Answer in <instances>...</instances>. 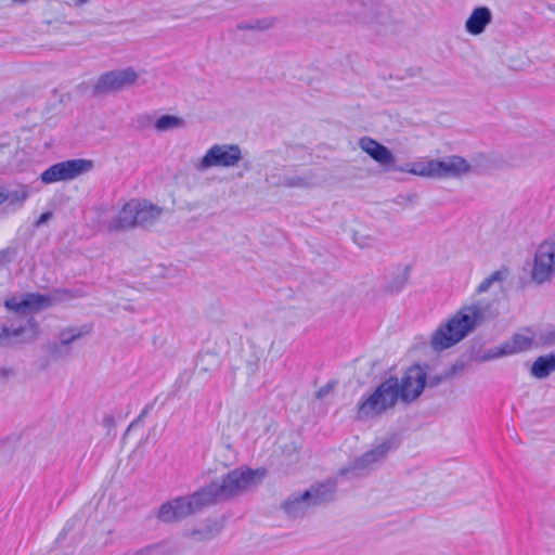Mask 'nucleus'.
I'll use <instances>...</instances> for the list:
<instances>
[{
  "label": "nucleus",
  "instance_id": "12",
  "mask_svg": "<svg viewBox=\"0 0 555 555\" xmlns=\"http://www.w3.org/2000/svg\"><path fill=\"white\" fill-rule=\"evenodd\" d=\"M469 163L459 155L434 159V178H459L470 171Z\"/></svg>",
  "mask_w": 555,
  "mask_h": 555
},
{
  "label": "nucleus",
  "instance_id": "32",
  "mask_svg": "<svg viewBox=\"0 0 555 555\" xmlns=\"http://www.w3.org/2000/svg\"><path fill=\"white\" fill-rule=\"evenodd\" d=\"M456 370H457V366L456 365H452L443 374H437V375H433V376L427 377L426 386H428L430 388H435V387L439 386L441 383H443V382L448 380L449 378H451L455 374Z\"/></svg>",
  "mask_w": 555,
  "mask_h": 555
},
{
  "label": "nucleus",
  "instance_id": "18",
  "mask_svg": "<svg viewBox=\"0 0 555 555\" xmlns=\"http://www.w3.org/2000/svg\"><path fill=\"white\" fill-rule=\"evenodd\" d=\"M224 528L221 519H207L203 527L193 529L190 537L195 541H210L215 539Z\"/></svg>",
  "mask_w": 555,
  "mask_h": 555
},
{
  "label": "nucleus",
  "instance_id": "25",
  "mask_svg": "<svg viewBox=\"0 0 555 555\" xmlns=\"http://www.w3.org/2000/svg\"><path fill=\"white\" fill-rule=\"evenodd\" d=\"M275 23L273 17L255 18L248 22H243L237 25L240 30H258L263 31L271 28Z\"/></svg>",
  "mask_w": 555,
  "mask_h": 555
},
{
  "label": "nucleus",
  "instance_id": "40",
  "mask_svg": "<svg viewBox=\"0 0 555 555\" xmlns=\"http://www.w3.org/2000/svg\"><path fill=\"white\" fill-rule=\"evenodd\" d=\"M52 218V212L51 211H44L40 215V217L37 219V221L35 222V225L37 228L41 227L42 224H44L46 222H48L50 219Z\"/></svg>",
  "mask_w": 555,
  "mask_h": 555
},
{
  "label": "nucleus",
  "instance_id": "47",
  "mask_svg": "<svg viewBox=\"0 0 555 555\" xmlns=\"http://www.w3.org/2000/svg\"><path fill=\"white\" fill-rule=\"evenodd\" d=\"M12 1L15 2V3L23 4V3H26L28 0H12Z\"/></svg>",
  "mask_w": 555,
  "mask_h": 555
},
{
  "label": "nucleus",
  "instance_id": "5",
  "mask_svg": "<svg viewBox=\"0 0 555 555\" xmlns=\"http://www.w3.org/2000/svg\"><path fill=\"white\" fill-rule=\"evenodd\" d=\"M391 385L400 401L412 403L423 393L427 384V371L420 364L409 366L400 378L390 376Z\"/></svg>",
  "mask_w": 555,
  "mask_h": 555
},
{
  "label": "nucleus",
  "instance_id": "35",
  "mask_svg": "<svg viewBox=\"0 0 555 555\" xmlns=\"http://www.w3.org/2000/svg\"><path fill=\"white\" fill-rule=\"evenodd\" d=\"M538 343L543 347L555 346V326L548 330L541 331L538 335Z\"/></svg>",
  "mask_w": 555,
  "mask_h": 555
},
{
  "label": "nucleus",
  "instance_id": "19",
  "mask_svg": "<svg viewBox=\"0 0 555 555\" xmlns=\"http://www.w3.org/2000/svg\"><path fill=\"white\" fill-rule=\"evenodd\" d=\"M262 358L263 350L254 343H249L248 346L242 350V359L248 377H253L258 372Z\"/></svg>",
  "mask_w": 555,
  "mask_h": 555
},
{
  "label": "nucleus",
  "instance_id": "39",
  "mask_svg": "<svg viewBox=\"0 0 555 555\" xmlns=\"http://www.w3.org/2000/svg\"><path fill=\"white\" fill-rule=\"evenodd\" d=\"M334 385H335V383H334V382H330V383H327L325 386L321 387V388L317 391L315 397H317L318 399H322V398L326 397V396L331 392V390L333 389Z\"/></svg>",
  "mask_w": 555,
  "mask_h": 555
},
{
  "label": "nucleus",
  "instance_id": "48",
  "mask_svg": "<svg viewBox=\"0 0 555 555\" xmlns=\"http://www.w3.org/2000/svg\"><path fill=\"white\" fill-rule=\"evenodd\" d=\"M87 1H88V0H77V2H78L79 4H85V3H87Z\"/></svg>",
  "mask_w": 555,
  "mask_h": 555
},
{
  "label": "nucleus",
  "instance_id": "42",
  "mask_svg": "<svg viewBox=\"0 0 555 555\" xmlns=\"http://www.w3.org/2000/svg\"><path fill=\"white\" fill-rule=\"evenodd\" d=\"M412 166H413V163H405L401 166H397L395 169L398 171L412 173Z\"/></svg>",
  "mask_w": 555,
  "mask_h": 555
},
{
  "label": "nucleus",
  "instance_id": "29",
  "mask_svg": "<svg viewBox=\"0 0 555 555\" xmlns=\"http://www.w3.org/2000/svg\"><path fill=\"white\" fill-rule=\"evenodd\" d=\"M7 194H8V203L10 205L22 206L23 203L28 197L29 193H28L27 186L18 185L17 188L12 189V190L8 189Z\"/></svg>",
  "mask_w": 555,
  "mask_h": 555
},
{
  "label": "nucleus",
  "instance_id": "28",
  "mask_svg": "<svg viewBox=\"0 0 555 555\" xmlns=\"http://www.w3.org/2000/svg\"><path fill=\"white\" fill-rule=\"evenodd\" d=\"M46 296L49 300V307H51L55 302H62L78 297V292L67 288H57L54 289L50 295Z\"/></svg>",
  "mask_w": 555,
  "mask_h": 555
},
{
  "label": "nucleus",
  "instance_id": "31",
  "mask_svg": "<svg viewBox=\"0 0 555 555\" xmlns=\"http://www.w3.org/2000/svg\"><path fill=\"white\" fill-rule=\"evenodd\" d=\"M47 352L53 358V360L63 359L70 353V348L63 346L61 343L49 341L46 345Z\"/></svg>",
  "mask_w": 555,
  "mask_h": 555
},
{
  "label": "nucleus",
  "instance_id": "27",
  "mask_svg": "<svg viewBox=\"0 0 555 555\" xmlns=\"http://www.w3.org/2000/svg\"><path fill=\"white\" fill-rule=\"evenodd\" d=\"M183 125V120L180 117L173 115H163L155 122V129L157 131H167Z\"/></svg>",
  "mask_w": 555,
  "mask_h": 555
},
{
  "label": "nucleus",
  "instance_id": "37",
  "mask_svg": "<svg viewBox=\"0 0 555 555\" xmlns=\"http://www.w3.org/2000/svg\"><path fill=\"white\" fill-rule=\"evenodd\" d=\"M22 451L14 450L10 444L0 448V460L13 461L14 456L20 457Z\"/></svg>",
  "mask_w": 555,
  "mask_h": 555
},
{
  "label": "nucleus",
  "instance_id": "6",
  "mask_svg": "<svg viewBox=\"0 0 555 555\" xmlns=\"http://www.w3.org/2000/svg\"><path fill=\"white\" fill-rule=\"evenodd\" d=\"M139 78L132 67L114 69L99 76L92 88V96H104L132 87Z\"/></svg>",
  "mask_w": 555,
  "mask_h": 555
},
{
  "label": "nucleus",
  "instance_id": "41",
  "mask_svg": "<svg viewBox=\"0 0 555 555\" xmlns=\"http://www.w3.org/2000/svg\"><path fill=\"white\" fill-rule=\"evenodd\" d=\"M103 425L107 428V429H111V428H114L116 423H115V418L113 415H106L104 418H103Z\"/></svg>",
  "mask_w": 555,
  "mask_h": 555
},
{
  "label": "nucleus",
  "instance_id": "15",
  "mask_svg": "<svg viewBox=\"0 0 555 555\" xmlns=\"http://www.w3.org/2000/svg\"><path fill=\"white\" fill-rule=\"evenodd\" d=\"M492 21V13L488 7H478L473 10L465 22V29L468 34L478 36Z\"/></svg>",
  "mask_w": 555,
  "mask_h": 555
},
{
  "label": "nucleus",
  "instance_id": "38",
  "mask_svg": "<svg viewBox=\"0 0 555 555\" xmlns=\"http://www.w3.org/2000/svg\"><path fill=\"white\" fill-rule=\"evenodd\" d=\"M353 242L361 248H367L372 246V238L369 236H358L357 234H354Z\"/></svg>",
  "mask_w": 555,
  "mask_h": 555
},
{
  "label": "nucleus",
  "instance_id": "44",
  "mask_svg": "<svg viewBox=\"0 0 555 555\" xmlns=\"http://www.w3.org/2000/svg\"><path fill=\"white\" fill-rule=\"evenodd\" d=\"M8 189H3L0 191V205H2L3 203H8Z\"/></svg>",
  "mask_w": 555,
  "mask_h": 555
},
{
  "label": "nucleus",
  "instance_id": "33",
  "mask_svg": "<svg viewBox=\"0 0 555 555\" xmlns=\"http://www.w3.org/2000/svg\"><path fill=\"white\" fill-rule=\"evenodd\" d=\"M282 184L287 188H308L311 185L309 178L302 176L284 177Z\"/></svg>",
  "mask_w": 555,
  "mask_h": 555
},
{
  "label": "nucleus",
  "instance_id": "26",
  "mask_svg": "<svg viewBox=\"0 0 555 555\" xmlns=\"http://www.w3.org/2000/svg\"><path fill=\"white\" fill-rule=\"evenodd\" d=\"M409 279V268H405L403 272L395 275L385 285L384 291L388 294L399 293L406 284Z\"/></svg>",
  "mask_w": 555,
  "mask_h": 555
},
{
  "label": "nucleus",
  "instance_id": "7",
  "mask_svg": "<svg viewBox=\"0 0 555 555\" xmlns=\"http://www.w3.org/2000/svg\"><path fill=\"white\" fill-rule=\"evenodd\" d=\"M92 168V160L82 158L68 159L50 166L41 173L40 179L47 184L68 181L90 171Z\"/></svg>",
  "mask_w": 555,
  "mask_h": 555
},
{
  "label": "nucleus",
  "instance_id": "8",
  "mask_svg": "<svg viewBox=\"0 0 555 555\" xmlns=\"http://www.w3.org/2000/svg\"><path fill=\"white\" fill-rule=\"evenodd\" d=\"M555 274V235L548 237L538 247L533 268L531 271L532 280L542 284L548 281Z\"/></svg>",
  "mask_w": 555,
  "mask_h": 555
},
{
  "label": "nucleus",
  "instance_id": "11",
  "mask_svg": "<svg viewBox=\"0 0 555 555\" xmlns=\"http://www.w3.org/2000/svg\"><path fill=\"white\" fill-rule=\"evenodd\" d=\"M350 14L362 24H386V8L375 0H347Z\"/></svg>",
  "mask_w": 555,
  "mask_h": 555
},
{
  "label": "nucleus",
  "instance_id": "16",
  "mask_svg": "<svg viewBox=\"0 0 555 555\" xmlns=\"http://www.w3.org/2000/svg\"><path fill=\"white\" fill-rule=\"evenodd\" d=\"M137 207V227L149 228L158 221L163 214V208L147 201H135Z\"/></svg>",
  "mask_w": 555,
  "mask_h": 555
},
{
  "label": "nucleus",
  "instance_id": "14",
  "mask_svg": "<svg viewBox=\"0 0 555 555\" xmlns=\"http://www.w3.org/2000/svg\"><path fill=\"white\" fill-rule=\"evenodd\" d=\"M360 149L365 152L371 158L383 166L392 165L396 160L391 151L370 137H363L359 140Z\"/></svg>",
  "mask_w": 555,
  "mask_h": 555
},
{
  "label": "nucleus",
  "instance_id": "9",
  "mask_svg": "<svg viewBox=\"0 0 555 555\" xmlns=\"http://www.w3.org/2000/svg\"><path fill=\"white\" fill-rule=\"evenodd\" d=\"M242 159V151L237 144H215L201 158L197 169L211 167H233Z\"/></svg>",
  "mask_w": 555,
  "mask_h": 555
},
{
  "label": "nucleus",
  "instance_id": "1",
  "mask_svg": "<svg viewBox=\"0 0 555 555\" xmlns=\"http://www.w3.org/2000/svg\"><path fill=\"white\" fill-rule=\"evenodd\" d=\"M256 474V470L249 468L230 470L191 495L180 496L162 504L157 517L163 522H176L205 507L231 501L253 485Z\"/></svg>",
  "mask_w": 555,
  "mask_h": 555
},
{
  "label": "nucleus",
  "instance_id": "36",
  "mask_svg": "<svg viewBox=\"0 0 555 555\" xmlns=\"http://www.w3.org/2000/svg\"><path fill=\"white\" fill-rule=\"evenodd\" d=\"M503 356H508V354L502 344L500 346H496V347H493V348L487 350V352L482 356V361H489V360L496 359V358H500Z\"/></svg>",
  "mask_w": 555,
  "mask_h": 555
},
{
  "label": "nucleus",
  "instance_id": "4",
  "mask_svg": "<svg viewBox=\"0 0 555 555\" xmlns=\"http://www.w3.org/2000/svg\"><path fill=\"white\" fill-rule=\"evenodd\" d=\"M391 380L387 378L366 398L359 401L356 418L361 422L378 417L396 406L399 398Z\"/></svg>",
  "mask_w": 555,
  "mask_h": 555
},
{
  "label": "nucleus",
  "instance_id": "22",
  "mask_svg": "<svg viewBox=\"0 0 555 555\" xmlns=\"http://www.w3.org/2000/svg\"><path fill=\"white\" fill-rule=\"evenodd\" d=\"M91 331V324H83L81 327H66L59 333V343L69 348L72 343L88 335Z\"/></svg>",
  "mask_w": 555,
  "mask_h": 555
},
{
  "label": "nucleus",
  "instance_id": "30",
  "mask_svg": "<svg viewBox=\"0 0 555 555\" xmlns=\"http://www.w3.org/2000/svg\"><path fill=\"white\" fill-rule=\"evenodd\" d=\"M434 159L413 163L412 173L425 178H434Z\"/></svg>",
  "mask_w": 555,
  "mask_h": 555
},
{
  "label": "nucleus",
  "instance_id": "2",
  "mask_svg": "<svg viewBox=\"0 0 555 555\" xmlns=\"http://www.w3.org/2000/svg\"><path fill=\"white\" fill-rule=\"evenodd\" d=\"M486 308L474 302L459 310L449 321L439 326L431 336V347L436 351L448 349L473 332L485 319Z\"/></svg>",
  "mask_w": 555,
  "mask_h": 555
},
{
  "label": "nucleus",
  "instance_id": "24",
  "mask_svg": "<svg viewBox=\"0 0 555 555\" xmlns=\"http://www.w3.org/2000/svg\"><path fill=\"white\" fill-rule=\"evenodd\" d=\"M220 365V358L216 352L207 351L198 356L196 370L198 373H209L217 370Z\"/></svg>",
  "mask_w": 555,
  "mask_h": 555
},
{
  "label": "nucleus",
  "instance_id": "43",
  "mask_svg": "<svg viewBox=\"0 0 555 555\" xmlns=\"http://www.w3.org/2000/svg\"><path fill=\"white\" fill-rule=\"evenodd\" d=\"M152 410V404H147L145 405V408L142 410V412L140 413L139 417L137 418L135 422H139L141 421L143 417H145L147 415V413Z\"/></svg>",
  "mask_w": 555,
  "mask_h": 555
},
{
  "label": "nucleus",
  "instance_id": "21",
  "mask_svg": "<svg viewBox=\"0 0 555 555\" xmlns=\"http://www.w3.org/2000/svg\"><path fill=\"white\" fill-rule=\"evenodd\" d=\"M553 372H555V351L538 357L530 369V374L539 379L546 378Z\"/></svg>",
  "mask_w": 555,
  "mask_h": 555
},
{
  "label": "nucleus",
  "instance_id": "3",
  "mask_svg": "<svg viewBox=\"0 0 555 555\" xmlns=\"http://www.w3.org/2000/svg\"><path fill=\"white\" fill-rule=\"evenodd\" d=\"M336 488L337 481L334 479L315 482L301 493L289 494L281 504V508L291 519L304 518L311 508L331 502Z\"/></svg>",
  "mask_w": 555,
  "mask_h": 555
},
{
  "label": "nucleus",
  "instance_id": "45",
  "mask_svg": "<svg viewBox=\"0 0 555 555\" xmlns=\"http://www.w3.org/2000/svg\"><path fill=\"white\" fill-rule=\"evenodd\" d=\"M72 528V520L67 521L64 529L62 530V532L60 533V537L65 534L67 530H69Z\"/></svg>",
  "mask_w": 555,
  "mask_h": 555
},
{
  "label": "nucleus",
  "instance_id": "20",
  "mask_svg": "<svg viewBox=\"0 0 555 555\" xmlns=\"http://www.w3.org/2000/svg\"><path fill=\"white\" fill-rule=\"evenodd\" d=\"M38 323L34 318H29L26 325H20L17 327L0 326V346L9 344L11 338L20 337L27 328L31 332V337H35L38 333Z\"/></svg>",
  "mask_w": 555,
  "mask_h": 555
},
{
  "label": "nucleus",
  "instance_id": "46",
  "mask_svg": "<svg viewBox=\"0 0 555 555\" xmlns=\"http://www.w3.org/2000/svg\"><path fill=\"white\" fill-rule=\"evenodd\" d=\"M9 373L10 371L8 369H1L0 370V374L3 376V377H8L9 376Z\"/></svg>",
  "mask_w": 555,
  "mask_h": 555
},
{
  "label": "nucleus",
  "instance_id": "13",
  "mask_svg": "<svg viewBox=\"0 0 555 555\" xmlns=\"http://www.w3.org/2000/svg\"><path fill=\"white\" fill-rule=\"evenodd\" d=\"M7 309L14 312H33L49 308V300L40 293H27L22 298L11 297L4 301Z\"/></svg>",
  "mask_w": 555,
  "mask_h": 555
},
{
  "label": "nucleus",
  "instance_id": "17",
  "mask_svg": "<svg viewBox=\"0 0 555 555\" xmlns=\"http://www.w3.org/2000/svg\"><path fill=\"white\" fill-rule=\"evenodd\" d=\"M135 201L127 203L109 224L111 230L120 231L137 227Z\"/></svg>",
  "mask_w": 555,
  "mask_h": 555
},
{
  "label": "nucleus",
  "instance_id": "10",
  "mask_svg": "<svg viewBox=\"0 0 555 555\" xmlns=\"http://www.w3.org/2000/svg\"><path fill=\"white\" fill-rule=\"evenodd\" d=\"M395 449H397L395 439H387L376 448L359 456L351 465L341 467L338 470V475L347 476L352 474L353 476H359L362 472L370 469L373 464L383 461L388 452Z\"/></svg>",
  "mask_w": 555,
  "mask_h": 555
},
{
  "label": "nucleus",
  "instance_id": "23",
  "mask_svg": "<svg viewBox=\"0 0 555 555\" xmlns=\"http://www.w3.org/2000/svg\"><path fill=\"white\" fill-rule=\"evenodd\" d=\"M532 345V339L521 334H514L508 340L503 343L507 354H514L528 350Z\"/></svg>",
  "mask_w": 555,
  "mask_h": 555
},
{
  "label": "nucleus",
  "instance_id": "34",
  "mask_svg": "<svg viewBox=\"0 0 555 555\" xmlns=\"http://www.w3.org/2000/svg\"><path fill=\"white\" fill-rule=\"evenodd\" d=\"M504 279L503 276V272L500 271V270H496L494 271L493 273H491L489 276H487L477 287V292L478 293H485L487 292L491 285L494 283V282H500Z\"/></svg>",
  "mask_w": 555,
  "mask_h": 555
}]
</instances>
